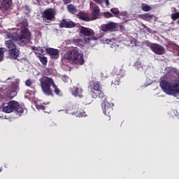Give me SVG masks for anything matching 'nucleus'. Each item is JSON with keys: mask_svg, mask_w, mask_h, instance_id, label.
I'll use <instances>...</instances> for the list:
<instances>
[{"mask_svg": "<svg viewBox=\"0 0 179 179\" xmlns=\"http://www.w3.org/2000/svg\"><path fill=\"white\" fill-rule=\"evenodd\" d=\"M76 26V24L72 21H66V20H63L62 22L59 24L60 28H66V29H73V27H75Z\"/></svg>", "mask_w": 179, "mask_h": 179, "instance_id": "obj_14", "label": "nucleus"}, {"mask_svg": "<svg viewBox=\"0 0 179 179\" xmlns=\"http://www.w3.org/2000/svg\"><path fill=\"white\" fill-rule=\"evenodd\" d=\"M92 16V18L91 20H96V19H99V16H100V8L99 6H94Z\"/></svg>", "mask_w": 179, "mask_h": 179, "instance_id": "obj_18", "label": "nucleus"}, {"mask_svg": "<svg viewBox=\"0 0 179 179\" xmlns=\"http://www.w3.org/2000/svg\"><path fill=\"white\" fill-rule=\"evenodd\" d=\"M120 78H124L123 75L117 74L114 80H112V85H115V86H118L121 83Z\"/></svg>", "mask_w": 179, "mask_h": 179, "instance_id": "obj_24", "label": "nucleus"}, {"mask_svg": "<svg viewBox=\"0 0 179 179\" xmlns=\"http://www.w3.org/2000/svg\"><path fill=\"white\" fill-rule=\"evenodd\" d=\"M38 48L37 47H34V46H33L32 48H31V50H33V51H37V49Z\"/></svg>", "mask_w": 179, "mask_h": 179, "instance_id": "obj_41", "label": "nucleus"}, {"mask_svg": "<svg viewBox=\"0 0 179 179\" xmlns=\"http://www.w3.org/2000/svg\"><path fill=\"white\" fill-rule=\"evenodd\" d=\"M94 34L93 29L83 26L80 27V36L84 37L85 43H90L93 40H97Z\"/></svg>", "mask_w": 179, "mask_h": 179, "instance_id": "obj_5", "label": "nucleus"}, {"mask_svg": "<svg viewBox=\"0 0 179 179\" xmlns=\"http://www.w3.org/2000/svg\"><path fill=\"white\" fill-rule=\"evenodd\" d=\"M17 107V101H10L7 103H3L2 110L3 113H12Z\"/></svg>", "mask_w": 179, "mask_h": 179, "instance_id": "obj_10", "label": "nucleus"}, {"mask_svg": "<svg viewBox=\"0 0 179 179\" xmlns=\"http://www.w3.org/2000/svg\"><path fill=\"white\" fill-rule=\"evenodd\" d=\"M100 90H101V86L100 85V83L98 81L93 83L92 86L90 87V92H96Z\"/></svg>", "mask_w": 179, "mask_h": 179, "instance_id": "obj_23", "label": "nucleus"}, {"mask_svg": "<svg viewBox=\"0 0 179 179\" xmlns=\"http://www.w3.org/2000/svg\"><path fill=\"white\" fill-rule=\"evenodd\" d=\"M78 117H86V112L83 110L80 112L79 114H78Z\"/></svg>", "mask_w": 179, "mask_h": 179, "instance_id": "obj_37", "label": "nucleus"}, {"mask_svg": "<svg viewBox=\"0 0 179 179\" xmlns=\"http://www.w3.org/2000/svg\"><path fill=\"white\" fill-rule=\"evenodd\" d=\"M14 111H16L17 114H23V113H24V108L20 106V105H19L17 102V106L16 108H14Z\"/></svg>", "mask_w": 179, "mask_h": 179, "instance_id": "obj_29", "label": "nucleus"}, {"mask_svg": "<svg viewBox=\"0 0 179 179\" xmlns=\"http://www.w3.org/2000/svg\"><path fill=\"white\" fill-rule=\"evenodd\" d=\"M101 41H103V43H106V44H110V45H113V44H117V39L115 38H111V39L103 38V39H101Z\"/></svg>", "mask_w": 179, "mask_h": 179, "instance_id": "obj_25", "label": "nucleus"}, {"mask_svg": "<svg viewBox=\"0 0 179 179\" xmlns=\"http://www.w3.org/2000/svg\"><path fill=\"white\" fill-rule=\"evenodd\" d=\"M73 43L75 44V45H77L78 47H85V44H90V42H86L82 38L75 39L73 40Z\"/></svg>", "mask_w": 179, "mask_h": 179, "instance_id": "obj_20", "label": "nucleus"}, {"mask_svg": "<svg viewBox=\"0 0 179 179\" xmlns=\"http://www.w3.org/2000/svg\"><path fill=\"white\" fill-rule=\"evenodd\" d=\"M67 10L71 15H75L78 13V8L73 4H69L67 6Z\"/></svg>", "mask_w": 179, "mask_h": 179, "instance_id": "obj_22", "label": "nucleus"}, {"mask_svg": "<svg viewBox=\"0 0 179 179\" xmlns=\"http://www.w3.org/2000/svg\"><path fill=\"white\" fill-rule=\"evenodd\" d=\"M113 106L114 103H111L108 101H104L102 103L103 113L108 117V121L111 120V114H113V111H114V109L113 108Z\"/></svg>", "mask_w": 179, "mask_h": 179, "instance_id": "obj_8", "label": "nucleus"}, {"mask_svg": "<svg viewBox=\"0 0 179 179\" xmlns=\"http://www.w3.org/2000/svg\"><path fill=\"white\" fill-rule=\"evenodd\" d=\"M41 48L38 47V48H37V49H38V50H36V51H38V52H40V50H41Z\"/></svg>", "mask_w": 179, "mask_h": 179, "instance_id": "obj_42", "label": "nucleus"}, {"mask_svg": "<svg viewBox=\"0 0 179 179\" xmlns=\"http://www.w3.org/2000/svg\"><path fill=\"white\" fill-rule=\"evenodd\" d=\"M55 10L53 8H48L42 13V18L45 23H50L55 18Z\"/></svg>", "mask_w": 179, "mask_h": 179, "instance_id": "obj_9", "label": "nucleus"}, {"mask_svg": "<svg viewBox=\"0 0 179 179\" xmlns=\"http://www.w3.org/2000/svg\"><path fill=\"white\" fill-rule=\"evenodd\" d=\"M12 5V0H1L0 1V9L3 10H8Z\"/></svg>", "mask_w": 179, "mask_h": 179, "instance_id": "obj_16", "label": "nucleus"}, {"mask_svg": "<svg viewBox=\"0 0 179 179\" xmlns=\"http://www.w3.org/2000/svg\"><path fill=\"white\" fill-rule=\"evenodd\" d=\"M141 19L148 22V20H152L153 19V15L150 13H144L141 15Z\"/></svg>", "mask_w": 179, "mask_h": 179, "instance_id": "obj_27", "label": "nucleus"}, {"mask_svg": "<svg viewBox=\"0 0 179 179\" xmlns=\"http://www.w3.org/2000/svg\"><path fill=\"white\" fill-rule=\"evenodd\" d=\"M90 94L93 99H103L105 97L104 92L101 89L96 91H92L90 92Z\"/></svg>", "mask_w": 179, "mask_h": 179, "instance_id": "obj_17", "label": "nucleus"}, {"mask_svg": "<svg viewBox=\"0 0 179 179\" xmlns=\"http://www.w3.org/2000/svg\"><path fill=\"white\" fill-rule=\"evenodd\" d=\"M111 13L115 16V17H120V10L118 8H113L110 9Z\"/></svg>", "mask_w": 179, "mask_h": 179, "instance_id": "obj_28", "label": "nucleus"}, {"mask_svg": "<svg viewBox=\"0 0 179 179\" xmlns=\"http://www.w3.org/2000/svg\"><path fill=\"white\" fill-rule=\"evenodd\" d=\"M149 47L150 50H152V52L157 55H163V54L166 52V49H164V47L158 43H150Z\"/></svg>", "mask_w": 179, "mask_h": 179, "instance_id": "obj_11", "label": "nucleus"}, {"mask_svg": "<svg viewBox=\"0 0 179 179\" xmlns=\"http://www.w3.org/2000/svg\"><path fill=\"white\" fill-rule=\"evenodd\" d=\"M167 79H170L171 80H174L176 79V76H177V70L171 69L168 71L166 74Z\"/></svg>", "mask_w": 179, "mask_h": 179, "instance_id": "obj_19", "label": "nucleus"}, {"mask_svg": "<svg viewBox=\"0 0 179 179\" xmlns=\"http://www.w3.org/2000/svg\"><path fill=\"white\" fill-rule=\"evenodd\" d=\"M78 19L81 20H84V22H90L92 19L89 17V16L86 15L85 13L80 12L78 15Z\"/></svg>", "mask_w": 179, "mask_h": 179, "instance_id": "obj_21", "label": "nucleus"}, {"mask_svg": "<svg viewBox=\"0 0 179 179\" xmlns=\"http://www.w3.org/2000/svg\"><path fill=\"white\" fill-rule=\"evenodd\" d=\"M103 1L105 2L106 6L107 7L110 6V1L109 0H103Z\"/></svg>", "mask_w": 179, "mask_h": 179, "instance_id": "obj_40", "label": "nucleus"}, {"mask_svg": "<svg viewBox=\"0 0 179 179\" xmlns=\"http://www.w3.org/2000/svg\"><path fill=\"white\" fill-rule=\"evenodd\" d=\"M45 50L47 54L50 55L52 59H58L59 57V52L58 51V49H55L52 48H47Z\"/></svg>", "mask_w": 179, "mask_h": 179, "instance_id": "obj_12", "label": "nucleus"}, {"mask_svg": "<svg viewBox=\"0 0 179 179\" xmlns=\"http://www.w3.org/2000/svg\"><path fill=\"white\" fill-rule=\"evenodd\" d=\"M114 29H117V24L114 22H110L101 26L102 31H113Z\"/></svg>", "mask_w": 179, "mask_h": 179, "instance_id": "obj_15", "label": "nucleus"}, {"mask_svg": "<svg viewBox=\"0 0 179 179\" xmlns=\"http://www.w3.org/2000/svg\"><path fill=\"white\" fill-rule=\"evenodd\" d=\"M141 9L143 12H150V10H152V7L148 4L143 3Z\"/></svg>", "mask_w": 179, "mask_h": 179, "instance_id": "obj_30", "label": "nucleus"}, {"mask_svg": "<svg viewBox=\"0 0 179 179\" xmlns=\"http://www.w3.org/2000/svg\"><path fill=\"white\" fill-rule=\"evenodd\" d=\"M25 85L28 87H30V86H31V85H33V83L31 82V80H27L25 82Z\"/></svg>", "mask_w": 179, "mask_h": 179, "instance_id": "obj_35", "label": "nucleus"}, {"mask_svg": "<svg viewBox=\"0 0 179 179\" xmlns=\"http://www.w3.org/2000/svg\"><path fill=\"white\" fill-rule=\"evenodd\" d=\"M160 87L166 94H178L179 93V80L172 84L166 80H162L159 83Z\"/></svg>", "mask_w": 179, "mask_h": 179, "instance_id": "obj_4", "label": "nucleus"}, {"mask_svg": "<svg viewBox=\"0 0 179 179\" xmlns=\"http://www.w3.org/2000/svg\"><path fill=\"white\" fill-rule=\"evenodd\" d=\"M35 54H36V55H40V57H41V56H43V55H44L43 54H44V50H43V48H41V49H40V51L39 52H35Z\"/></svg>", "mask_w": 179, "mask_h": 179, "instance_id": "obj_34", "label": "nucleus"}, {"mask_svg": "<svg viewBox=\"0 0 179 179\" xmlns=\"http://www.w3.org/2000/svg\"><path fill=\"white\" fill-rule=\"evenodd\" d=\"M71 94L75 97L82 99L83 97V90L80 87H73L71 90Z\"/></svg>", "mask_w": 179, "mask_h": 179, "instance_id": "obj_13", "label": "nucleus"}, {"mask_svg": "<svg viewBox=\"0 0 179 179\" xmlns=\"http://www.w3.org/2000/svg\"><path fill=\"white\" fill-rule=\"evenodd\" d=\"M17 92H19V81L17 80L12 83L11 87H8L4 90L6 96L10 99L17 95Z\"/></svg>", "mask_w": 179, "mask_h": 179, "instance_id": "obj_7", "label": "nucleus"}, {"mask_svg": "<svg viewBox=\"0 0 179 179\" xmlns=\"http://www.w3.org/2000/svg\"><path fill=\"white\" fill-rule=\"evenodd\" d=\"M64 58L67 59L69 62L76 64V65H83L85 64V59L83 58V54H80L79 50L75 48L70 52L66 53Z\"/></svg>", "mask_w": 179, "mask_h": 179, "instance_id": "obj_3", "label": "nucleus"}, {"mask_svg": "<svg viewBox=\"0 0 179 179\" xmlns=\"http://www.w3.org/2000/svg\"><path fill=\"white\" fill-rule=\"evenodd\" d=\"M63 2L64 5H66L67 3H71V2H72V0H63Z\"/></svg>", "mask_w": 179, "mask_h": 179, "instance_id": "obj_39", "label": "nucleus"}, {"mask_svg": "<svg viewBox=\"0 0 179 179\" xmlns=\"http://www.w3.org/2000/svg\"><path fill=\"white\" fill-rule=\"evenodd\" d=\"M17 27H20L21 34L17 36L16 41L19 43L20 45H26L27 41L30 40V31H29V23L26 18L22 19L17 24Z\"/></svg>", "mask_w": 179, "mask_h": 179, "instance_id": "obj_2", "label": "nucleus"}, {"mask_svg": "<svg viewBox=\"0 0 179 179\" xmlns=\"http://www.w3.org/2000/svg\"><path fill=\"white\" fill-rule=\"evenodd\" d=\"M15 40H8L5 41V45L8 50V54L13 59H16L19 57V50L16 48Z\"/></svg>", "mask_w": 179, "mask_h": 179, "instance_id": "obj_6", "label": "nucleus"}, {"mask_svg": "<svg viewBox=\"0 0 179 179\" xmlns=\"http://www.w3.org/2000/svg\"><path fill=\"white\" fill-rule=\"evenodd\" d=\"M5 51H6V48H0V62L3 59V55L5 54Z\"/></svg>", "mask_w": 179, "mask_h": 179, "instance_id": "obj_31", "label": "nucleus"}, {"mask_svg": "<svg viewBox=\"0 0 179 179\" xmlns=\"http://www.w3.org/2000/svg\"><path fill=\"white\" fill-rule=\"evenodd\" d=\"M171 17L172 19V20L176 21L177 20V19H179V11L176 12L175 13H172L171 15Z\"/></svg>", "mask_w": 179, "mask_h": 179, "instance_id": "obj_33", "label": "nucleus"}, {"mask_svg": "<svg viewBox=\"0 0 179 179\" xmlns=\"http://www.w3.org/2000/svg\"><path fill=\"white\" fill-rule=\"evenodd\" d=\"M176 23H177L178 24H179V20L176 22Z\"/></svg>", "mask_w": 179, "mask_h": 179, "instance_id": "obj_43", "label": "nucleus"}, {"mask_svg": "<svg viewBox=\"0 0 179 179\" xmlns=\"http://www.w3.org/2000/svg\"><path fill=\"white\" fill-rule=\"evenodd\" d=\"M175 12H176V8H175Z\"/></svg>", "mask_w": 179, "mask_h": 179, "instance_id": "obj_45", "label": "nucleus"}, {"mask_svg": "<svg viewBox=\"0 0 179 179\" xmlns=\"http://www.w3.org/2000/svg\"><path fill=\"white\" fill-rule=\"evenodd\" d=\"M103 16L106 19H110V17H114V15L110 12H104Z\"/></svg>", "mask_w": 179, "mask_h": 179, "instance_id": "obj_32", "label": "nucleus"}, {"mask_svg": "<svg viewBox=\"0 0 179 179\" xmlns=\"http://www.w3.org/2000/svg\"><path fill=\"white\" fill-rule=\"evenodd\" d=\"M39 82L41 83V90L46 96H54L52 90H51V86L54 88V92L55 94L59 96V93H61V90L58 88L57 85H55L52 78L47 76H43L39 79Z\"/></svg>", "mask_w": 179, "mask_h": 179, "instance_id": "obj_1", "label": "nucleus"}, {"mask_svg": "<svg viewBox=\"0 0 179 179\" xmlns=\"http://www.w3.org/2000/svg\"><path fill=\"white\" fill-rule=\"evenodd\" d=\"M37 58L44 66H47V64L48 63V59H47V57L38 55Z\"/></svg>", "mask_w": 179, "mask_h": 179, "instance_id": "obj_26", "label": "nucleus"}, {"mask_svg": "<svg viewBox=\"0 0 179 179\" xmlns=\"http://www.w3.org/2000/svg\"><path fill=\"white\" fill-rule=\"evenodd\" d=\"M2 171V168H0V173Z\"/></svg>", "mask_w": 179, "mask_h": 179, "instance_id": "obj_44", "label": "nucleus"}, {"mask_svg": "<svg viewBox=\"0 0 179 179\" xmlns=\"http://www.w3.org/2000/svg\"><path fill=\"white\" fill-rule=\"evenodd\" d=\"M37 110H42L43 111H44V110H45V106H43V105H38L36 106Z\"/></svg>", "mask_w": 179, "mask_h": 179, "instance_id": "obj_36", "label": "nucleus"}, {"mask_svg": "<svg viewBox=\"0 0 179 179\" xmlns=\"http://www.w3.org/2000/svg\"><path fill=\"white\" fill-rule=\"evenodd\" d=\"M95 3H97L98 5H101L103 3V0H93Z\"/></svg>", "mask_w": 179, "mask_h": 179, "instance_id": "obj_38", "label": "nucleus"}]
</instances>
